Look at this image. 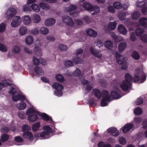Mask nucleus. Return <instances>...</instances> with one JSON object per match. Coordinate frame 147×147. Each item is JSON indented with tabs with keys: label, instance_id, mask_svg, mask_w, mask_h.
<instances>
[{
	"label": "nucleus",
	"instance_id": "obj_1",
	"mask_svg": "<svg viewBox=\"0 0 147 147\" xmlns=\"http://www.w3.org/2000/svg\"><path fill=\"white\" fill-rule=\"evenodd\" d=\"M132 80L131 77L128 73L125 75V80H123L122 84L120 85V87L123 90H127L131 85V82Z\"/></svg>",
	"mask_w": 147,
	"mask_h": 147
},
{
	"label": "nucleus",
	"instance_id": "obj_2",
	"mask_svg": "<svg viewBox=\"0 0 147 147\" xmlns=\"http://www.w3.org/2000/svg\"><path fill=\"white\" fill-rule=\"evenodd\" d=\"M116 57L117 63L119 64L122 65L121 69L124 70L126 69L127 65L124 57L119 54L117 52L116 53Z\"/></svg>",
	"mask_w": 147,
	"mask_h": 147
},
{
	"label": "nucleus",
	"instance_id": "obj_3",
	"mask_svg": "<svg viewBox=\"0 0 147 147\" xmlns=\"http://www.w3.org/2000/svg\"><path fill=\"white\" fill-rule=\"evenodd\" d=\"M102 99L101 102L102 106L104 107L107 105L108 103L107 102L111 101V98L109 92L105 90H103L102 92Z\"/></svg>",
	"mask_w": 147,
	"mask_h": 147
},
{
	"label": "nucleus",
	"instance_id": "obj_4",
	"mask_svg": "<svg viewBox=\"0 0 147 147\" xmlns=\"http://www.w3.org/2000/svg\"><path fill=\"white\" fill-rule=\"evenodd\" d=\"M43 128L44 130L41 133L40 137L42 139L49 138L50 137L49 135L52 132V129L49 126H44Z\"/></svg>",
	"mask_w": 147,
	"mask_h": 147
},
{
	"label": "nucleus",
	"instance_id": "obj_5",
	"mask_svg": "<svg viewBox=\"0 0 147 147\" xmlns=\"http://www.w3.org/2000/svg\"><path fill=\"white\" fill-rule=\"evenodd\" d=\"M53 87L56 90L55 94L57 96H60L62 95V89L63 87L61 84L57 83H54L53 85Z\"/></svg>",
	"mask_w": 147,
	"mask_h": 147
},
{
	"label": "nucleus",
	"instance_id": "obj_6",
	"mask_svg": "<svg viewBox=\"0 0 147 147\" xmlns=\"http://www.w3.org/2000/svg\"><path fill=\"white\" fill-rule=\"evenodd\" d=\"M63 22L66 25L73 26L74 25V23L72 18L70 16L64 15L62 17Z\"/></svg>",
	"mask_w": 147,
	"mask_h": 147
},
{
	"label": "nucleus",
	"instance_id": "obj_7",
	"mask_svg": "<svg viewBox=\"0 0 147 147\" xmlns=\"http://www.w3.org/2000/svg\"><path fill=\"white\" fill-rule=\"evenodd\" d=\"M21 23V19L18 16H16L13 17L11 23V26L13 28L18 27Z\"/></svg>",
	"mask_w": 147,
	"mask_h": 147
},
{
	"label": "nucleus",
	"instance_id": "obj_8",
	"mask_svg": "<svg viewBox=\"0 0 147 147\" xmlns=\"http://www.w3.org/2000/svg\"><path fill=\"white\" fill-rule=\"evenodd\" d=\"M56 22L55 20L53 18H49L46 19L44 23L46 26H51L54 25Z\"/></svg>",
	"mask_w": 147,
	"mask_h": 147
},
{
	"label": "nucleus",
	"instance_id": "obj_9",
	"mask_svg": "<svg viewBox=\"0 0 147 147\" xmlns=\"http://www.w3.org/2000/svg\"><path fill=\"white\" fill-rule=\"evenodd\" d=\"M16 13L15 9L13 8H9L6 13V17L7 19H11Z\"/></svg>",
	"mask_w": 147,
	"mask_h": 147
},
{
	"label": "nucleus",
	"instance_id": "obj_10",
	"mask_svg": "<svg viewBox=\"0 0 147 147\" xmlns=\"http://www.w3.org/2000/svg\"><path fill=\"white\" fill-rule=\"evenodd\" d=\"M90 51L92 54L96 57L98 58H100L102 57V54L99 51L96 50L93 47H91L90 49Z\"/></svg>",
	"mask_w": 147,
	"mask_h": 147
},
{
	"label": "nucleus",
	"instance_id": "obj_11",
	"mask_svg": "<svg viewBox=\"0 0 147 147\" xmlns=\"http://www.w3.org/2000/svg\"><path fill=\"white\" fill-rule=\"evenodd\" d=\"M90 51L92 54L96 57L98 58H100L102 57V54L99 51L96 50L93 47H91L90 49Z\"/></svg>",
	"mask_w": 147,
	"mask_h": 147
},
{
	"label": "nucleus",
	"instance_id": "obj_12",
	"mask_svg": "<svg viewBox=\"0 0 147 147\" xmlns=\"http://www.w3.org/2000/svg\"><path fill=\"white\" fill-rule=\"evenodd\" d=\"M77 8V6L75 5L71 4L66 7L65 8L64 10L67 12H69L76 10Z\"/></svg>",
	"mask_w": 147,
	"mask_h": 147
},
{
	"label": "nucleus",
	"instance_id": "obj_13",
	"mask_svg": "<svg viewBox=\"0 0 147 147\" xmlns=\"http://www.w3.org/2000/svg\"><path fill=\"white\" fill-rule=\"evenodd\" d=\"M118 32L121 34L125 35L127 32V30L125 26L123 24L119 25L117 27Z\"/></svg>",
	"mask_w": 147,
	"mask_h": 147
},
{
	"label": "nucleus",
	"instance_id": "obj_14",
	"mask_svg": "<svg viewBox=\"0 0 147 147\" xmlns=\"http://www.w3.org/2000/svg\"><path fill=\"white\" fill-rule=\"evenodd\" d=\"M142 73V71L139 68L135 70L134 74V78L133 79L134 82H137L139 80L140 76Z\"/></svg>",
	"mask_w": 147,
	"mask_h": 147
},
{
	"label": "nucleus",
	"instance_id": "obj_15",
	"mask_svg": "<svg viewBox=\"0 0 147 147\" xmlns=\"http://www.w3.org/2000/svg\"><path fill=\"white\" fill-rule=\"evenodd\" d=\"M12 98L14 101H17L20 100L22 101H24L25 99V96H24L22 95L19 94H13Z\"/></svg>",
	"mask_w": 147,
	"mask_h": 147
},
{
	"label": "nucleus",
	"instance_id": "obj_16",
	"mask_svg": "<svg viewBox=\"0 0 147 147\" xmlns=\"http://www.w3.org/2000/svg\"><path fill=\"white\" fill-rule=\"evenodd\" d=\"M22 19L24 24L26 26H29L31 23L32 21L31 18L28 15L23 16Z\"/></svg>",
	"mask_w": 147,
	"mask_h": 147
},
{
	"label": "nucleus",
	"instance_id": "obj_17",
	"mask_svg": "<svg viewBox=\"0 0 147 147\" xmlns=\"http://www.w3.org/2000/svg\"><path fill=\"white\" fill-rule=\"evenodd\" d=\"M107 131L114 136H117L119 135L118 131L115 127H111L108 129Z\"/></svg>",
	"mask_w": 147,
	"mask_h": 147
},
{
	"label": "nucleus",
	"instance_id": "obj_18",
	"mask_svg": "<svg viewBox=\"0 0 147 147\" xmlns=\"http://www.w3.org/2000/svg\"><path fill=\"white\" fill-rule=\"evenodd\" d=\"M32 19L34 23H38L41 21V18L40 15L36 13L34 14L31 16Z\"/></svg>",
	"mask_w": 147,
	"mask_h": 147
},
{
	"label": "nucleus",
	"instance_id": "obj_19",
	"mask_svg": "<svg viewBox=\"0 0 147 147\" xmlns=\"http://www.w3.org/2000/svg\"><path fill=\"white\" fill-rule=\"evenodd\" d=\"M25 42L28 45H30L32 44L34 42V38L31 36L29 35L26 36L25 40Z\"/></svg>",
	"mask_w": 147,
	"mask_h": 147
},
{
	"label": "nucleus",
	"instance_id": "obj_20",
	"mask_svg": "<svg viewBox=\"0 0 147 147\" xmlns=\"http://www.w3.org/2000/svg\"><path fill=\"white\" fill-rule=\"evenodd\" d=\"M86 32L88 35L91 37H95L97 36V33L92 29L88 28L86 30Z\"/></svg>",
	"mask_w": 147,
	"mask_h": 147
},
{
	"label": "nucleus",
	"instance_id": "obj_21",
	"mask_svg": "<svg viewBox=\"0 0 147 147\" xmlns=\"http://www.w3.org/2000/svg\"><path fill=\"white\" fill-rule=\"evenodd\" d=\"M133 126V124L132 123H129L125 125L123 127L122 129L123 133H126L129 131Z\"/></svg>",
	"mask_w": 147,
	"mask_h": 147
},
{
	"label": "nucleus",
	"instance_id": "obj_22",
	"mask_svg": "<svg viewBox=\"0 0 147 147\" xmlns=\"http://www.w3.org/2000/svg\"><path fill=\"white\" fill-rule=\"evenodd\" d=\"M127 44L124 42L120 43L118 46V50L119 52H122L127 47Z\"/></svg>",
	"mask_w": 147,
	"mask_h": 147
},
{
	"label": "nucleus",
	"instance_id": "obj_23",
	"mask_svg": "<svg viewBox=\"0 0 147 147\" xmlns=\"http://www.w3.org/2000/svg\"><path fill=\"white\" fill-rule=\"evenodd\" d=\"M38 119L37 115L36 114H31L28 115V120L30 122H34L36 121Z\"/></svg>",
	"mask_w": 147,
	"mask_h": 147
},
{
	"label": "nucleus",
	"instance_id": "obj_24",
	"mask_svg": "<svg viewBox=\"0 0 147 147\" xmlns=\"http://www.w3.org/2000/svg\"><path fill=\"white\" fill-rule=\"evenodd\" d=\"M135 32L136 35L138 36H140V38L141 36H142L144 34H143L144 32L145 31L142 28H138L136 29Z\"/></svg>",
	"mask_w": 147,
	"mask_h": 147
},
{
	"label": "nucleus",
	"instance_id": "obj_25",
	"mask_svg": "<svg viewBox=\"0 0 147 147\" xmlns=\"http://www.w3.org/2000/svg\"><path fill=\"white\" fill-rule=\"evenodd\" d=\"M23 137L24 138L28 139L30 140H33V137L31 132L27 131L24 133L23 135Z\"/></svg>",
	"mask_w": 147,
	"mask_h": 147
},
{
	"label": "nucleus",
	"instance_id": "obj_26",
	"mask_svg": "<svg viewBox=\"0 0 147 147\" xmlns=\"http://www.w3.org/2000/svg\"><path fill=\"white\" fill-rule=\"evenodd\" d=\"M27 31V28L26 26H22L20 27L19 32L21 35H25L26 34Z\"/></svg>",
	"mask_w": 147,
	"mask_h": 147
},
{
	"label": "nucleus",
	"instance_id": "obj_27",
	"mask_svg": "<svg viewBox=\"0 0 147 147\" xmlns=\"http://www.w3.org/2000/svg\"><path fill=\"white\" fill-rule=\"evenodd\" d=\"M33 51L35 54L37 55L40 56L42 54V49L39 47H35L33 49Z\"/></svg>",
	"mask_w": 147,
	"mask_h": 147
},
{
	"label": "nucleus",
	"instance_id": "obj_28",
	"mask_svg": "<svg viewBox=\"0 0 147 147\" xmlns=\"http://www.w3.org/2000/svg\"><path fill=\"white\" fill-rule=\"evenodd\" d=\"M104 44L105 47L109 49H112L113 47V42L111 40H108L105 41V42Z\"/></svg>",
	"mask_w": 147,
	"mask_h": 147
},
{
	"label": "nucleus",
	"instance_id": "obj_29",
	"mask_svg": "<svg viewBox=\"0 0 147 147\" xmlns=\"http://www.w3.org/2000/svg\"><path fill=\"white\" fill-rule=\"evenodd\" d=\"M92 6L90 4V3L85 2L83 3V7L86 10L88 11H91L92 10Z\"/></svg>",
	"mask_w": 147,
	"mask_h": 147
},
{
	"label": "nucleus",
	"instance_id": "obj_30",
	"mask_svg": "<svg viewBox=\"0 0 147 147\" xmlns=\"http://www.w3.org/2000/svg\"><path fill=\"white\" fill-rule=\"evenodd\" d=\"M39 5L42 9L44 10L47 11L50 9V7L49 5L47 3L41 2L39 3Z\"/></svg>",
	"mask_w": 147,
	"mask_h": 147
},
{
	"label": "nucleus",
	"instance_id": "obj_31",
	"mask_svg": "<svg viewBox=\"0 0 147 147\" xmlns=\"http://www.w3.org/2000/svg\"><path fill=\"white\" fill-rule=\"evenodd\" d=\"M137 7H144L147 5V3L144 2L143 0H139L136 3Z\"/></svg>",
	"mask_w": 147,
	"mask_h": 147
},
{
	"label": "nucleus",
	"instance_id": "obj_32",
	"mask_svg": "<svg viewBox=\"0 0 147 147\" xmlns=\"http://www.w3.org/2000/svg\"><path fill=\"white\" fill-rule=\"evenodd\" d=\"M26 106V104L23 102H22L17 105L18 109L20 110H22L25 109Z\"/></svg>",
	"mask_w": 147,
	"mask_h": 147
},
{
	"label": "nucleus",
	"instance_id": "obj_33",
	"mask_svg": "<svg viewBox=\"0 0 147 147\" xmlns=\"http://www.w3.org/2000/svg\"><path fill=\"white\" fill-rule=\"evenodd\" d=\"M40 33L42 34L46 35L49 33V29L45 27H42L39 30Z\"/></svg>",
	"mask_w": 147,
	"mask_h": 147
},
{
	"label": "nucleus",
	"instance_id": "obj_34",
	"mask_svg": "<svg viewBox=\"0 0 147 147\" xmlns=\"http://www.w3.org/2000/svg\"><path fill=\"white\" fill-rule=\"evenodd\" d=\"M92 10L91 11H94V12L92 13V14L95 15L96 13H98L100 10V7L97 6H92Z\"/></svg>",
	"mask_w": 147,
	"mask_h": 147
},
{
	"label": "nucleus",
	"instance_id": "obj_35",
	"mask_svg": "<svg viewBox=\"0 0 147 147\" xmlns=\"http://www.w3.org/2000/svg\"><path fill=\"white\" fill-rule=\"evenodd\" d=\"M34 71L35 73L39 75H42L44 74L43 71L39 67H36L34 68Z\"/></svg>",
	"mask_w": 147,
	"mask_h": 147
},
{
	"label": "nucleus",
	"instance_id": "obj_36",
	"mask_svg": "<svg viewBox=\"0 0 147 147\" xmlns=\"http://www.w3.org/2000/svg\"><path fill=\"white\" fill-rule=\"evenodd\" d=\"M140 12L138 11H135L132 13L131 17L132 19L134 20H137L140 16Z\"/></svg>",
	"mask_w": 147,
	"mask_h": 147
},
{
	"label": "nucleus",
	"instance_id": "obj_37",
	"mask_svg": "<svg viewBox=\"0 0 147 147\" xmlns=\"http://www.w3.org/2000/svg\"><path fill=\"white\" fill-rule=\"evenodd\" d=\"M12 51L14 53H19L20 52L21 48L18 45H14L12 48Z\"/></svg>",
	"mask_w": 147,
	"mask_h": 147
},
{
	"label": "nucleus",
	"instance_id": "obj_38",
	"mask_svg": "<svg viewBox=\"0 0 147 147\" xmlns=\"http://www.w3.org/2000/svg\"><path fill=\"white\" fill-rule=\"evenodd\" d=\"M117 24V22L115 21L114 22H110L109 24V29L111 30H114L116 27Z\"/></svg>",
	"mask_w": 147,
	"mask_h": 147
},
{
	"label": "nucleus",
	"instance_id": "obj_39",
	"mask_svg": "<svg viewBox=\"0 0 147 147\" xmlns=\"http://www.w3.org/2000/svg\"><path fill=\"white\" fill-rule=\"evenodd\" d=\"M31 7L32 9L36 12H38L40 11V9L39 7L36 4H32Z\"/></svg>",
	"mask_w": 147,
	"mask_h": 147
},
{
	"label": "nucleus",
	"instance_id": "obj_40",
	"mask_svg": "<svg viewBox=\"0 0 147 147\" xmlns=\"http://www.w3.org/2000/svg\"><path fill=\"white\" fill-rule=\"evenodd\" d=\"M35 113H36L37 114L40 115L38 112L36 111L33 108H31L27 111L26 114L27 115H29L31 114H34Z\"/></svg>",
	"mask_w": 147,
	"mask_h": 147
},
{
	"label": "nucleus",
	"instance_id": "obj_41",
	"mask_svg": "<svg viewBox=\"0 0 147 147\" xmlns=\"http://www.w3.org/2000/svg\"><path fill=\"white\" fill-rule=\"evenodd\" d=\"M140 24L142 26H144L147 24V18L144 17L142 18L139 20Z\"/></svg>",
	"mask_w": 147,
	"mask_h": 147
},
{
	"label": "nucleus",
	"instance_id": "obj_42",
	"mask_svg": "<svg viewBox=\"0 0 147 147\" xmlns=\"http://www.w3.org/2000/svg\"><path fill=\"white\" fill-rule=\"evenodd\" d=\"M111 95L112 97L114 99H118L121 97L117 92L114 91H112L111 92Z\"/></svg>",
	"mask_w": 147,
	"mask_h": 147
},
{
	"label": "nucleus",
	"instance_id": "obj_43",
	"mask_svg": "<svg viewBox=\"0 0 147 147\" xmlns=\"http://www.w3.org/2000/svg\"><path fill=\"white\" fill-rule=\"evenodd\" d=\"M43 119L45 120L48 121H49L50 122L53 121L51 117H49L47 114L45 113H42L41 115Z\"/></svg>",
	"mask_w": 147,
	"mask_h": 147
},
{
	"label": "nucleus",
	"instance_id": "obj_44",
	"mask_svg": "<svg viewBox=\"0 0 147 147\" xmlns=\"http://www.w3.org/2000/svg\"><path fill=\"white\" fill-rule=\"evenodd\" d=\"M40 126V123L38 122L33 124L32 126V129L33 131H35L39 129Z\"/></svg>",
	"mask_w": 147,
	"mask_h": 147
},
{
	"label": "nucleus",
	"instance_id": "obj_45",
	"mask_svg": "<svg viewBox=\"0 0 147 147\" xmlns=\"http://www.w3.org/2000/svg\"><path fill=\"white\" fill-rule=\"evenodd\" d=\"M114 7L116 9H119L122 7V4L119 2H115L113 3Z\"/></svg>",
	"mask_w": 147,
	"mask_h": 147
},
{
	"label": "nucleus",
	"instance_id": "obj_46",
	"mask_svg": "<svg viewBox=\"0 0 147 147\" xmlns=\"http://www.w3.org/2000/svg\"><path fill=\"white\" fill-rule=\"evenodd\" d=\"M9 138V136L8 135L4 134L1 137V140L2 142L7 141Z\"/></svg>",
	"mask_w": 147,
	"mask_h": 147
},
{
	"label": "nucleus",
	"instance_id": "obj_47",
	"mask_svg": "<svg viewBox=\"0 0 147 147\" xmlns=\"http://www.w3.org/2000/svg\"><path fill=\"white\" fill-rule=\"evenodd\" d=\"M9 84V83L5 80L3 81L2 82H0V90L3 89L5 86H8Z\"/></svg>",
	"mask_w": 147,
	"mask_h": 147
},
{
	"label": "nucleus",
	"instance_id": "obj_48",
	"mask_svg": "<svg viewBox=\"0 0 147 147\" xmlns=\"http://www.w3.org/2000/svg\"><path fill=\"white\" fill-rule=\"evenodd\" d=\"M134 112L136 115H140L142 113V111L141 108L137 107L134 110Z\"/></svg>",
	"mask_w": 147,
	"mask_h": 147
},
{
	"label": "nucleus",
	"instance_id": "obj_49",
	"mask_svg": "<svg viewBox=\"0 0 147 147\" xmlns=\"http://www.w3.org/2000/svg\"><path fill=\"white\" fill-rule=\"evenodd\" d=\"M56 78L59 82H62L64 81V79L61 74H57L56 76Z\"/></svg>",
	"mask_w": 147,
	"mask_h": 147
},
{
	"label": "nucleus",
	"instance_id": "obj_50",
	"mask_svg": "<svg viewBox=\"0 0 147 147\" xmlns=\"http://www.w3.org/2000/svg\"><path fill=\"white\" fill-rule=\"evenodd\" d=\"M94 92L95 96L98 98H100L101 96V94L100 91L97 89L94 90Z\"/></svg>",
	"mask_w": 147,
	"mask_h": 147
},
{
	"label": "nucleus",
	"instance_id": "obj_51",
	"mask_svg": "<svg viewBox=\"0 0 147 147\" xmlns=\"http://www.w3.org/2000/svg\"><path fill=\"white\" fill-rule=\"evenodd\" d=\"M59 47L60 50L63 51H67L68 49V47L66 45L62 44H59Z\"/></svg>",
	"mask_w": 147,
	"mask_h": 147
},
{
	"label": "nucleus",
	"instance_id": "obj_52",
	"mask_svg": "<svg viewBox=\"0 0 147 147\" xmlns=\"http://www.w3.org/2000/svg\"><path fill=\"white\" fill-rule=\"evenodd\" d=\"M131 56L133 58L136 60L140 58V55L136 51L133 52Z\"/></svg>",
	"mask_w": 147,
	"mask_h": 147
},
{
	"label": "nucleus",
	"instance_id": "obj_53",
	"mask_svg": "<svg viewBox=\"0 0 147 147\" xmlns=\"http://www.w3.org/2000/svg\"><path fill=\"white\" fill-rule=\"evenodd\" d=\"M119 17L120 20H124L125 18V12H120L119 13Z\"/></svg>",
	"mask_w": 147,
	"mask_h": 147
},
{
	"label": "nucleus",
	"instance_id": "obj_54",
	"mask_svg": "<svg viewBox=\"0 0 147 147\" xmlns=\"http://www.w3.org/2000/svg\"><path fill=\"white\" fill-rule=\"evenodd\" d=\"M73 74L74 76H78L79 77V78H80V77L81 76L80 71L77 68L74 71Z\"/></svg>",
	"mask_w": 147,
	"mask_h": 147
},
{
	"label": "nucleus",
	"instance_id": "obj_55",
	"mask_svg": "<svg viewBox=\"0 0 147 147\" xmlns=\"http://www.w3.org/2000/svg\"><path fill=\"white\" fill-rule=\"evenodd\" d=\"M64 64L67 67H70L73 65V62L71 61L67 60L65 62Z\"/></svg>",
	"mask_w": 147,
	"mask_h": 147
},
{
	"label": "nucleus",
	"instance_id": "obj_56",
	"mask_svg": "<svg viewBox=\"0 0 147 147\" xmlns=\"http://www.w3.org/2000/svg\"><path fill=\"white\" fill-rule=\"evenodd\" d=\"M73 60L74 62L76 63H80L82 62L81 59L79 57H76L73 58Z\"/></svg>",
	"mask_w": 147,
	"mask_h": 147
},
{
	"label": "nucleus",
	"instance_id": "obj_57",
	"mask_svg": "<svg viewBox=\"0 0 147 147\" xmlns=\"http://www.w3.org/2000/svg\"><path fill=\"white\" fill-rule=\"evenodd\" d=\"M39 60L40 58L38 59L35 57H34L33 58V62L36 65H38L39 64Z\"/></svg>",
	"mask_w": 147,
	"mask_h": 147
},
{
	"label": "nucleus",
	"instance_id": "obj_58",
	"mask_svg": "<svg viewBox=\"0 0 147 147\" xmlns=\"http://www.w3.org/2000/svg\"><path fill=\"white\" fill-rule=\"evenodd\" d=\"M6 28L5 25L4 23H2L0 24V32H3Z\"/></svg>",
	"mask_w": 147,
	"mask_h": 147
},
{
	"label": "nucleus",
	"instance_id": "obj_59",
	"mask_svg": "<svg viewBox=\"0 0 147 147\" xmlns=\"http://www.w3.org/2000/svg\"><path fill=\"white\" fill-rule=\"evenodd\" d=\"M29 4H27L24 5L23 7V10L25 12H27L30 10V7L28 5Z\"/></svg>",
	"mask_w": 147,
	"mask_h": 147
},
{
	"label": "nucleus",
	"instance_id": "obj_60",
	"mask_svg": "<svg viewBox=\"0 0 147 147\" xmlns=\"http://www.w3.org/2000/svg\"><path fill=\"white\" fill-rule=\"evenodd\" d=\"M0 50L3 52H5L7 51V48L3 44H0Z\"/></svg>",
	"mask_w": 147,
	"mask_h": 147
},
{
	"label": "nucleus",
	"instance_id": "obj_61",
	"mask_svg": "<svg viewBox=\"0 0 147 147\" xmlns=\"http://www.w3.org/2000/svg\"><path fill=\"white\" fill-rule=\"evenodd\" d=\"M46 37L47 39L50 42H53L55 40V38L51 35H48Z\"/></svg>",
	"mask_w": 147,
	"mask_h": 147
},
{
	"label": "nucleus",
	"instance_id": "obj_62",
	"mask_svg": "<svg viewBox=\"0 0 147 147\" xmlns=\"http://www.w3.org/2000/svg\"><path fill=\"white\" fill-rule=\"evenodd\" d=\"M31 33L33 35H36L39 34L38 30L36 28L32 29L31 31Z\"/></svg>",
	"mask_w": 147,
	"mask_h": 147
},
{
	"label": "nucleus",
	"instance_id": "obj_63",
	"mask_svg": "<svg viewBox=\"0 0 147 147\" xmlns=\"http://www.w3.org/2000/svg\"><path fill=\"white\" fill-rule=\"evenodd\" d=\"M119 141L120 143L123 145L125 144L126 143L125 138L123 137H121L119 138Z\"/></svg>",
	"mask_w": 147,
	"mask_h": 147
},
{
	"label": "nucleus",
	"instance_id": "obj_64",
	"mask_svg": "<svg viewBox=\"0 0 147 147\" xmlns=\"http://www.w3.org/2000/svg\"><path fill=\"white\" fill-rule=\"evenodd\" d=\"M140 39L144 42H147V34H144L141 36Z\"/></svg>",
	"mask_w": 147,
	"mask_h": 147
}]
</instances>
